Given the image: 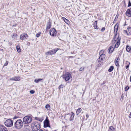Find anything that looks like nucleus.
Wrapping results in <instances>:
<instances>
[{"instance_id": "obj_10", "label": "nucleus", "mask_w": 131, "mask_h": 131, "mask_svg": "<svg viewBox=\"0 0 131 131\" xmlns=\"http://www.w3.org/2000/svg\"><path fill=\"white\" fill-rule=\"evenodd\" d=\"M10 80L15 81H19L20 80V78L19 77H14L10 79Z\"/></svg>"}, {"instance_id": "obj_26", "label": "nucleus", "mask_w": 131, "mask_h": 131, "mask_svg": "<svg viewBox=\"0 0 131 131\" xmlns=\"http://www.w3.org/2000/svg\"><path fill=\"white\" fill-rule=\"evenodd\" d=\"M17 35L16 34H13L12 36V38H13L14 37H17Z\"/></svg>"}, {"instance_id": "obj_33", "label": "nucleus", "mask_w": 131, "mask_h": 131, "mask_svg": "<svg viewBox=\"0 0 131 131\" xmlns=\"http://www.w3.org/2000/svg\"><path fill=\"white\" fill-rule=\"evenodd\" d=\"M105 28L104 27H103L101 29V31H104L105 30Z\"/></svg>"}, {"instance_id": "obj_50", "label": "nucleus", "mask_w": 131, "mask_h": 131, "mask_svg": "<svg viewBox=\"0 0 131 131\" xmlns=\"http://www.w3.org/2000/svg\"><path fill=\"white\" fill-rule=\"evenodd\" d=\"M54 131H57L56 130H55Z\"/></svg>"}, {"instance_id": "obj_40", "label": "nucleus", "mask_w": 131, "mask_h": 131, "mask_svg": "<svg viewBox=\"0 0 131 131\" xmlns=\"http://www.w3.org/2000/svg\"><path fill=\"white\" fill-rule=\"evenodd\" d=\"M129 64H128V65H127L126 67V69H127V68H128L129 67Z\"/></svg>"}, {"instance_id": "obj_41", "label": "nucleus", "mask_w": 131, "mask_h": 131, "mask_svg": "<svg viewBox=\"0 0 131 131\" xmlns=\"http://www.w3.org/2000/svg\"><path fill=\"white\" fill-rule=\"evenodd\" d=\"M129 118H131V112L129 115Z\"/></svg>"}, {"instance_id": "obj_48", "label": "nucleus", "mask_w": 131, "mask_h": 131, "mask_svg": "<svg viewBox=\"0 0 131 131\" xmlns=\"http://www.w3.org/2000/svg\"><path fill=\"white\" fill-rule=\"evenodd\" d=\"M29 43H28V44H30V43L29 42Z\"/></svg>"}, {"instance_id": "obj_29", "label": "nucleus", "mask_w": 131, "mask_h": 131, "mask_svg": "<svg viewBox=\"0 0 131 131\" xmlns=\"http://www.w3.org/2000/svg\"><path fill=\"white\" fill-rule=\"evenodd\" d=\"M30 92L31 94H33L35 92V91L33 90H31L30 91Z\"/></svg>"}, {"instance_id": "obj_21", "label": "nucleus", "mask_w": 131, "mask_h": 131, "mask_svg": "<svg viewBox=\"0 0 131 131\" xmlns=\"http://www.w3.org/2000/svg\"><path fill=\"white\" fill-rule=\"evenodd\" d=\"M114 69V67L113 66H111L110 67L109 69H108V71L110 72H111L113 71Z\"/></svg>"}, {"instance_id": "obj_15", "label": "nucleus", "mask_w": 131, "mask_h": 131, "mask_svg": "<svg viewBox=\"0 0 131 131\" xmlns=\"http://www.w3.org/2000/svg\"><path fill=\"white\" fill-rule=\"evenodd\" d=\"M51 23L49 22L47 23V28L46 29V32H47L48 30L51 27Z\"/></svg>"}, {"instance_id": "obj_12", "label": "nucleus", "mask_w": 131, "mask_h": 131, "mask_svg": "<svg viewBox=\"0 0 131 131\" xmlns=\"http://www.w3.org/2000/svg\"><path fill=\"white\" fill-rule=\"evenodd\" d=\"M105 56L104 54H102L99 57V59L98 60L99 62H101L105 58Z\"/></svg>"}, {"instance_id": "obj_39", "label": "nucleus", "mask_w": 131, "mask_h": 131, "mask_svg": "<svg viewBox=\"0 0 131 131\" xmlns=\"http://www.w3.org/2000/svg\"><path fill=\"white\" fill-rule=\"evenodd\" d=\"M124 33H125V34H127V35L128 34H127V30H124Z\"/></svg>"}, {"instance_id": "obj_1", "label": "nucleus", "mask_w": 131, "mask_h": 131, "mask_svg": "<svg viewBox=\"0 0 131 131\" xmlns=\"http://www.w3.org/2000/svg\"><path fill=\"white\" fill-rule=\"evenodd\" d=\"M121 38L119 37V35L117 34L115 35L113 40H112V42L113 43L116 42L115 46H111L109 48L108 52L109 53H112L114 50V47L116 48H117L118 47L120 43Z\"/></svg>"}, {"instance_id": "obj_37", "label": "nucleus", "mask_w": 131, "mask_h": 131, "mask_svg": "<svg viewBox=\"0 0 131 131\" xmlns=\"http://www.w3.org/2000/svg\"><path fill=\"white\" fill-rule=\"evenodd\" d=\"M8 62L7 61H6V63L4 64V66H7L8 64Z\"/></svg>"}, {"instance_id": "obj_24", "label": "nucleus", "mask_w": 131, "mask_h": 131, "mask_svg": "<svg viewBox=\"0 0 131 131\" xmlns=\"http://www.w3.org/2000/svg\"><path fill=\"white\" fill-rule=\"evenodd\" d=\"M45 107L48 110H49L50 108V105L49 104H47L46 105Z\"/></svg>"}, {"instance_id": "obj_11", "label": "nucleus", "mask_w": 131, "mask_h": 131, "mask_svg": "<svg viewBox=\"0 0 131 131\" xmlns=\"http://www.w3.org/2000/svg\"><path fill=\"white\" fill-rule=\"evenodd\" d=\"M74 113L73 112H72L71 113V114H67L66 116L67 117V116H68V117H70V121H71L72 119L73 118L74 116Z\"/></svg>"}, {"instance_id": "obj_31", "label": "nucleus", "mask_w": 131, "mask_h": 131, "mask_svg": "<svg viewBox=\"0 0 131 131\" xmlns=\"http://www.w3.org/2000/svg\"><path fill=\"white\" fill-rule=\"evenodd\" d=\"M119 57H118L117 59L116 60V62L117 63H119Z\"/></svg>"}, {"instance_id": "obj_35", "label": "nucleus", "mask_w": 131, "mask_h": 131, "mask_svg": "<svg viewBox=\"0 0 131 131\" xmlns=\"http://www.w3.org/2000/svg\"><path fill=\"white\" fill-rule=\"evenodd\" d=\"M3 128L2 126L0 125V131H2Z\"/></svg>"}, {"instance_id": "obj_51", "label": "nucleus", "mask_w": 131, "mask_h": 131, "mask_svg": "<svg viewBox=\"0 0 131 131\" xmlns=\"http://www.w3.org/2000/svg\"><path fill=\"white\" fill-rule=\"evenodd\" d=\"M1 50V49H0V50Z\"/></svg>"}, {"instance_id": "obj_13", "label": "nucleus", "mask_w": 131, "mask_h": 131, "mask_svg": "<svg viewBox=\"0 0 131 131\" xmlns=\"http://www.w3.org/2000/svg\"><path fill=\"white\" fill-rule=\"evenodd\" d=\"M126 14L128 17H131V8L128 9L126 12Z\"/></svg>"}, {"instance_id": "obj_4", "label": "nucleus", "mask_w": 131, "mask_h": 131, "mask_svg": "<svg viewBox=\"0 0 131 131\" xmlns=\"http://www.w3.org/2000/svg\"><path fill=\"white\" fill-rule=\"evenodd\" d=\"M62 77L64 79L65 81H69L72 78L71 74L68 72H66L64 75H62Z\"/></svg>"}, {"instance_id": "obj_6", "label": "nucleus", "mask_w": 131, "mask_h": 131, "mask_svg": "<svg viewBox=\"0 0 131 131\" xmlns=\"http://www.w3.org/2000/svg\"><path fill=\"white\" fill-rule=\"evenodd\" d=\"M58 49V48H56L49 51L48 52H46L45 53V54L47 56H49L54 54L56 53Z\"/></svg>"}, {"instance_id": "obj_32", "label": "nucleus", "mask_w": 131, "mask_h": 131, "mask_svg": "<svg viewBox=\"0 0 131 131\" xmlns=\"http://www.w3.org/2000/svg\"><path fill=\"white\" fill-rule=\"evenodd\" d=\"M36 119L37 120L39 121H40L41 122L42 120L40 118H36Z\"/></svg>"}, {"instance_id": "obj_25", "label": "nucleus", "mask_w": 131, "mask_h": 131, "mask_svg": "<svg viewBox=\"0 0 131 131\" xmlns=\"http://www.w3.org/2000/svg\"><path fill=\"white\" fill-rule=\"evenodd\" d=\"M127 29L129 31L130 34L131 35V27H129Z\"/></svg>"}, {"instance_id": "obj_44", "label": "nucleus", "mask_w": 131, "mask_h": 131, "mask_svg": "<svg viewBox=\"0 0 131 131\" xmlns=\"http://www.w3.org/2000/svg\"><path fill=\"white\" fill-rule=\"evenodd\" d=\"M39 131H43L42 130L40 129V130Z\"/></svg>"}, {"instance_id": "obj_8", "label": "nucleus", "mask_w": 131, "mask_h": 131, "mask_svg": "<svg viewBox=\"0 0 131 131\" xmlns=\"http://www.w3.org/2000/svg\"><path fill=\"white\" fill-rule=\"evenodd\" d=\"M44 127H48L49 126V122L48 119L47 118V119L45 121L44 123Z\"/></svg>"}, {"instance_id": "obj_27", "label": "nucleus", "mask_w": 131, "mask_h": 131, "mask_svg": "<svg viewBox=\"0 0 131 131\" xmlns=\"http://www.w3.org/2000/svg\"><path fill=\"white\" fill-rule=\"evenodd\" d=\"M41 32H39L37 34H36V36L37 37H38L40 36V35L41 34Z\"/></svg>"}, {"instance_id": "obj_47", "label": "nucleus", "mask_w": 131, "mask_h": 131, "mask_svg": "<svg viewBox=\"0 0 131 131\" xmlns=\"http://www.w3.org/2000/svg\"><path fill=\"white\" fill-rule=\"evenodd\" d=\"M15 118H15V117H14V118H13V119H15Z\"/></svg>"}, {"instance_id": "obj_49", "label": "nucleus", "mask_w": 131, "mask_h": 131, "mask_svg": "<svg viewBox=\"0 0 131 131\" xmlns=\"http://www.w3.org/2000/svg\"><path fill=\"white\" fill-rule=\"evenodd\" d=\"M29 43H28V44H30V43L29 42Z\"/></svg>"}, {"instance_id": "obj_43", "label": "nucleus", "mask_w": 131, "mask_h": 131, "mask_svg": "<svg viewBox=\"0 0 131 131\" xmlns=\"http://www.w3.org/2000/svg\"><path fill=\"white\" fill-rule=\"evenodd\" d=\"M94 26V28L96 29H97V25H96L95 26Z\"/></svg>"}, {"instance_id": "obj_3", "label": "nucleus", "mask_w": 131, "mask_h": 131, "mask_svg": "<svg viewBox=\"0 0 131 131\" xmlns=\"http://www.w3.org/2000/svg\"><path fill=\"white\" fill-rule=\"evenodd\" d=\"M32 119L31 117L29 115L25 116L23 118V121L24 124H27L30 123L32 121Z\"/></svg>"}, {"instance_id": "obj_7", "label": "nucleus", "mask_w": 131, "mask_h": 131, "mask_svg": "<svg viewBox=\"0 0 131 131\" xmlns=\"http://www.w3.org/2000/svg\"><path fill=\"white\" fill-rule=\"evenodd\" d=\"M49 33L51 36L53 37L56 36L57 33L56 30L54 28H53L50 30Z\"/></svg>"}, {"instance_id": "obj_28", "label": "nucleus", "mask_w": 131, "mask_h": 131, "mask_svg": "<svg viewBox=\"0 0 131 131\" xmlns=\"http://www.w3.org/2000/svg\"><path fill=\"white\" fill-rule=\"evenodd\" d=\"M2 131H8V130L6 128L4 127L3 128Z\"/></svg>"}, {"instance_id": "obj_18", "label": "nucleus", "mask_w": 131, "mask_h": 131, "mask_svg": "<svg viewBox=\"0 0 131 131\" xmlns=\"http://www.w3.org/2000/svg\"><path fill=\"white\" fill-rule=\"evenodd\" d=\"M43 79H35L34 80V82L36 83H38L39 82L42 81Z\"/></svg>"}, {"instance_id": "obj_45", "label": "nucleus", "mask_w": 131, "mask_h": 131, "mask_svg": "<svg viewBox=\"0 0 131 131\" xmlns=\"http://www.w3.org/2000/svg\"><path fill=\"white\" fill-rule=\"evenodd\" d=\"M130 81L131 82V75L130 76Z\"/></svg>"}, {"instance_id": "obj_5", "label": "nucleus", "mask_w": 131, "mask_h": 131, "mask_svg": "<svg viewBox=\"0 0 131 131\" xmlns=\"http://www.w3.org/2000/svg\"><path fill=\"white\" fill-rule=\"evenodd\" d=\"M13 121L10 119H8L6 120L5 122V125L8 127H10L13 126Z\"/></svg>"}, {"instance_id": "obj_34", "label": "nucleus", "mask_w": 131, "mask_h": 131, "mask_svg": "<svg viewBox=\"0 0 131 131\" xmlns=\"http://www.w3.org/2000/svg\"><path fill=\"white\" fill-rule=\"evenodd\" d=\"M129 89V87L128 86H126V87H125V91H127Z\"/></svg>"}, {"instance_id": "obj_23", "label": "nucleus", "mask_w": 131, "mask_h": 131, "mask_svg": "<svg viewBox=\"0 0 131 131\" xmlns=\"http://www.w3.org/2000/svg\"><path fill=\"white\" fill-rule=\"evenodd\" d=\"M16 49L17 50V51L18 52H20L21 51V49H20V47L19 46H17L16 47Z\"/></svg>"}, {"instance_id": "obj_9", "label": "nucleus", "mask_w": 131, "mask_h": 131, "mask_svg": "<svg viewBox=\"0 0 131 131\" xmlns=\"http://www.w3.org/2000/svg\"><path fill=\"white\" fill-rule=\"evenodd\" d=\"M28 37V35L27 34H21L20 36V39L23 40L26 39V38Z\"/></svg>"}, {"instance_id": "obj_20", "label": "nucleus", "mask_w": 131, "mask_h": 131, "mask_svg": "<svg viewBox=\"0 0 131 131\" xmlns=\"http://www.w3.org/2000/svg\"><path fill=\"white\" fill-rule=\"evenodd\" d=\"M109 131H115V130L113 126H111L109 128Z\"/></svg>"}, {"instance_id": "obj_46", "label": "nucleus", "mask_w": 131, "mask_h": 131, "mask_svg": "<svg viewBox=\"0 0 131 131\" xmlns=\"http://www.w3.org/2000/svg\"><path fill=\"white\" fill-rule=\"evenodd\" d=\"M1 49V50H0H0H3V49Z\"/></svg>"}, {"instance_id": "obj_36", "label": "nucleus", "mask_w": 131, "mask_h": 131, "mask_svg": "<svg viewBox=\"0 0 131 131\" xmlns=\"http://www.w3.org/2000/svg\"><path fill=\"white\" fill-rule=\"evenodd\" d=\"M131 6V3L129 1L128 2V7Z\"/></svg>"}, {"instance_id": "obj_16", "label": "nucleus", "mask_w": 131, "mask_h": 131, "mask_svg": "<svg viewBox=\"0 0 131 131\" xmlns=\"http://www.w3.org/2000/svg\"><path fill=\"white\" fill-rule=\"evenodd\" d=\"M118 24H116L115 25L114 29V31L115 32H117L118 27Z\"/></svg>"}, {"instance_id": "obj_30", "label": "nucleus", "mask_w": 131, "mask_h": 131, "mask_svg": "<svg viewBox=\"0 0 131 131\" xmlns=\"http://www.w3.org/2000/svg\"><path fill=\"white\" fill-rule=\"evenodd\" d=\"M84 69V68L83 67H82L80 68L79 69V70L80 71H82Z\"/></svg>"}, {"instance_id": "obj_38", "label": "nucleus", "mask_w": 131, "mask_h": 131, "mask_svg": "<svg viewBox=\"0 0 131 131\" xmlns=\"http://www.w3.org/2000/svg\"><path fill=\"white\" fill-rule=\"evenodd\" d=\"M115 64L117 66H119V63L115 62Z\"/></svg>"}, {"instance_id": "obj_42", "label": "nucleus", "mask_w": 131, "mask_h": 131, "mask_svg": "<svg viewBox=\"0 0 131 131\" xmlns=\"http://www.w3.org/2000/svg\"><path fill=\"white\" fill-rule=\"evenodd\" d=\"M86 117L88 118L89 117V116L88 114H86Z\"/></svg>"}, {"instance_id": "obj_2", "label": "nucleus", "mask_w": 131, "mask_h": 131, "mask_svg": "<svg viewBox=\"0 0 131 131\" xmlns=\"http://www.w3.org/2000/svg\"><path fill=\"white\" fill-rule=\"evenodd\" d=\"M23 123L22 121L19 119L17 120L14 123V127L16 129H20L23 127Z\"/></svg>"}, {"instance_id": "obj_19", "label": "nucleus", "mask_w": 131, "mask_h": 131, "mask_svg": "<svg viewBox=\"0 0 131 131\" xmlns=\"http://www.w3.org/2000/svg\"><path fill=\"white\" fill-rule=\"evenodd\" d=\"M81 109L80 108H79L78 109L76 112V114L77 115H78L81 112Z\"/></svg>"}, {"instance_id": "obj_17", "label": "nucleus", "mask_w": 131, "mask_h": 131, "mask_svg": "<svg viewBox=\"0 0 131 131\" xmlns=\"http://www.w3.org/2000/svg\"><path fill=\"white\" fill-rule=\"evenodd\" d=\"M126 50L127 52H129L131 49V46L127 45L126 47Z\"/></svg>"}, {"instance_id": "obj_14", "label": "nucleus", "mask_w": 131, "mask_h": 131, "mask_svg": "<svg viewBox=\"0 0 131 131\" xmlns=\"http://www.w3.org/2000/svg\"><path fill=\"white\" fill-rule=\"evenodd\" d=\"M35 131H37L40 128V126L39 124H38L37 125H35L33 127Z\"/></svg>"}, {"instance_id": "obj_22", "label": "nucleus", "mask_w": 131, "mask_h": 131, "mask_svg": "<svg viewBox=\"0 0 131 131\" xmlns=\"http://www.w3.org/2000/svg\"><path fill=\"white\" fill-rule=\"evenodd\" d=\"M63 19L64 20V22L67 24H69L70 23L69 21L67 19H66L65 18H63Z\"/></svg>"}]
</instances>
